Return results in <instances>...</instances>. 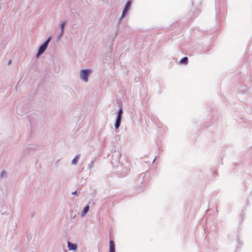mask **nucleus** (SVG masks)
Returning <instances> with one entry per match:
<instances>
[{"label":"nucleus","mask_w":252,"mask_h":252,"mask_svg":"<svg viewBox=\"0 0 252 252\" xmlns=\"http://www.w3.org/2000/svg\"><path fill=\"white\" fill-rule=\"evenodd\" d=\"M89 208L90 207L89 205H87L84 208L82 212L81 213V216L82 217H84L86 215L87 213L88 212L89 210Z\"/></svg>","instance_id":"obj_10"},{"label":"nucleus","mask_w":252,"mask_h":252,"mask_svg":"<svg viewBox=\"0 0 252 252\" xmlns=\"http://www.w3.org/2000/svg\"><path fill=\"white\" fill-rule=\"evenodd\" d=\"M67 247L69 250L70 251H76L77 248L76 244L72 243L70 242H67Z\"/></svg>","instance_id":"obj_8"},{"label":"nucleus","mask_w":252,"mask_h":252,"mask_svg":"<svg viewBox=\"0 0 252 252\" xmlns=\"http://www.w3.org/2000/svg\"><path fill=\"white\" fill-rule=\"evenodd\" d=\"M10 63H11V61H9L8 62V64H10Z\"/></svg>","instance_id":"obj_17"},{"label":"nucleus","mask_w":252,"mask_h":252,"mask_svg":"<svg viewBox=\"0 0 252 252\" xmlns=\"http://www.w3.org/2000/svg\"><path fill=\"white\" fill-rule=\"evenodd\" d=\"M123 113V109L122 108H120L118 110V114L115 123V127L116 129L119 128L120 126L121 121L122 119Z\"/></svg>","instance_id":"obj_4"},{"label":"nucleus","mask_w":252,"mask_h":252,"mask_svg":"<svg viewBox=\"0 0 252 252\" xmlns=\"http://www.w3.org/2000/svg\"><path fill=\"white\" fill-rule=\"evenodd\" d=\"M51 39V37H49L40 46L36 54L37 57H38L44 52L47 49Z\"/></svg>","instance_id":"obj_2"},{"label":"nucleus","mask_w":252,"mask_h":252,"mask_svg":"<svg viewBox=\"0 0 252 252\" xmlns=\"http://www.w3.org/2000/svg\"><path fill=\"white\" fill-rule=\"evenodd\" d=\"M79 158H80V156L79 155H76L75 157V158L72 159L71 163L73 165L77 164V163H78V159H79Z\"/></svg>","instance_id":"obj_12"},{"label":"nucleus","mask_w":252,"mask_h":252,"mask_svg":"<svg viewBox=\"0 0 252 252\" xmlns=\"http://www.w3.org/2000/svg\"><path fill=\"white\" fill-rule=\"evenodd\" d=\"M30 109L29 103L27 100L20 101L17 106V113L19 115H23L27 113Z\"/></svg>","instance_id":"obj_1"},{"label":"nucleus","mask_w":252,"mask_h":252,"mask_svg":"<svg viewBox=\"0 0 252 252\" xmlns=\"http://www.w3.org/2000/svg\"><path fill=\"white\" fill-rule=\"evenodd\" d=\"M7 177V173L5 171H2L0 173V177L1 178H6Z\"/></svg>","instance_id":"obj_14"},{"label":"nucleus","mask_w":252,"mask_h":252,"mask_svg":"<svg viewBox=\"0 0 252 252\" xmlns=\"http://www.w3.org/2000/svg\"><path fill=\"white\" fill-rule=\"evenodd\" d=\"M66 24H67V22L66 21H64L61 23V24H60V29H61L60 32H61L58 36V39H60L63 36V34L64 27L65 26V25Z\"/></svg>","instance_id":"obj_6"},{"label":"nucleus","mask_w":252,"mask_h":252,"mask_svg":"<svg viewBox=\"0 0 252 252\" xmlns=\"http://www.w3.org/2000/svg\"><path fill=\"white\" fill-rule=\"evenodd\" d=\"M188 58L187 57H184L182 58L179 61L180 64L186 65L188 63Z\"/></svg>","instance_id":"obj_11"},{"label":"nucleus","mask_w":252,"mask_h":252,"mask_svg":"<svg viewBox=\"0 0 252 252\" xmlns=\"http://www.w3.org/2000/svg\"><path fill=\"white\" fill-rule=\"evenodd\" d=\"M131 4V1L130 0H128L126 2L124 8L123 10L122 15L120 18L119 21H120L122 19H123L127 14L128 10H129Z\"/></svg>","instance_id":"obj_5"},{"label":"nucleus","mask_w":252,"mask_h":252,"mask_svg":"<svg viewBox=\"0 0 252 252\" xmlns=\"http://www.w3.org/2000/svg\"><path fill=\"white\" fill-rule=\"evenodd\" d=\"M77 191H76V190H75V191H74L72 192V194H73V195H76V194H77Z\"/></svg>","instance_id":"obj_15"},{"label":"nucleus","mask_w":252,"mask_h":252,"mask_svg":"<svg viewBox=\"0 0 252 252\" xmlns=\"http://www.w3.org/2000/svg\"><path fill=\"white\" fill-rule=\"evenodd\" d=\"M109 252H115V244L112 240L109 242Z\"/></svg>","instance_id":"obj_9"},{"label":"nucleus","mask_w":252,"mask_h":252,"mask_svg":"<svg viewBox=\"0 0 252 252\" xmlns=\"http://www.w3.org/2000/svg\"><path fill=\"white\" fill-rule=\"evenodd\" d=\"M91 70L90 69H82L80 73V78L84 82H88V77L91 74Z\"/></svg>","instance_id":"obj_3"},{"label":"nucleus","mask_w":252,"mask_h":252,"mask_svg":"<svg viewBox=\"0 0 252 252\" xmlns=\"http://www.w3.org/2000/svg\"><path fill=\"white\" fill-rule=\"evenodd\" d=\"M189 13L191 15V18H195L198 15L199 10L197 8L194 7L190 10Z\"/></svg>","instance_id":"obj_7"},{"label":"nucleus","mask_w":252,"mask_h":252,"mask_svg":"<svg viewBox=\"0 0 252 252\" xmlns=\"http://www.w3.org/2000/svg\"><path fill=\"white\" fill-rule=\"evenodd\" d=\"M155 160H156V158H154V159L153 160V162L154 163L155 161Z\"/></svg>","instance_id":"obj_16"},{"label":"nucleus","mask_w":252,"mask_h":252,"mask_svg":"<svg viewBox=\"0 0 252 252\" xmlns=\"http://www.w3.org/2000/svg\"><path fill=\"white\" fill-rule=\"evenodd\" d=\"M94 162H95V160L92 159L90 163L89 164L88 168L90 170H91L94 166Z\"/></svg>","instance_id":"obj_13"},{"label":"nucleus","mask_w":252,"mask_h":252,"mask_svg":"<svg viewBox=\"0 0 252 252\" xmlns=\"http://www.w3.org/2000/svg\"><path fill=\"white\" fill-rule=\"evenodd\" d=\"M174 28H175V23H174Z\"/></svg>","instance_id":"obj_18"}]
</instances>
